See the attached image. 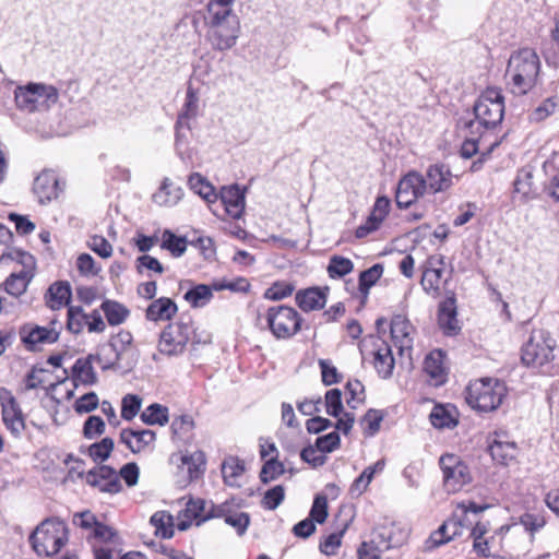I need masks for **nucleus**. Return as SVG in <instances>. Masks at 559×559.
I'll use <instances>...</instances> for the list:
<instances>
[{"mask_svg":"<svg viewBox=\"0 0 559 559\" xmlns=\"http://www.w3.org/2000/svg\"><path fill=\"white\" fill-rule=\"evenodd\" d=\"M539 72V56L535 49L524 47L510 55L506 79L513 94L525 95L536 85Z\"/></svg>","mask_w":559,"mask_h":559,"instance_id":"nucleus-1","label":"nucleus"},{"mask_svg":"<svg viewBox=\"0 0 559 559\" xmlns=\"http://www.w3.org/2000/svg\"><path fill=\"white\" fill-rule=\"evenodd\" d=\"M28 540L38 556L52 557L68 543V526L58 518L45 519L29 535Z\"/></svg>","mask_w":559,"mask_h":559,"instance_id":"nucleus-2","label":"nucleus"},{"mask_svg":"<svg viewBox=\"0 0 559 559\" xmlns=\"http://www.w3.org/2000/svg\"><path fill=\"white\" fill-rule=\"evenodd\" d=\"M507 394L506 385L498 379L483 378L466 388L467 404L479 413L496 411Z\"/></svg>","mask_w":559,"mask_h":559,"instance_id":"nucleus-3","label":"nucleus"},{"mask_svg":"<svg viewBox=\"0 0 559 559\" xmlns=\"http://www.w3.org/2000/svg\"><path fill=\"white\" fill-rule=\"evenodd\" d=\"M207 26L206 39L214 50L225 51L236 45L240 32L237 14L207 13L204 17Z\"/></svg>","mask_w":559,"mask_h":559,"instance_id":"nucleus-4","label":"nucleus"},{"mask_svg":"<svg viewBox=\"0 0 559 559\" xmlns=\"http://www.w3.org/2000/svg\"><path fill=\"white\" fill-rule=\"evenodd\" d=\"M475 120H469L465 127L473 129L477 126L486 130L496 128L503 119L504 98L500 88L487 87L473 106Z\"/></svg>","mask_w":559,"mask_h":559,"instance_id":"nucleus-5","label":"nucleus"},{"mask_svg":"<svg viewBox=\"0 0 559 559\" xmlns=\"http://www.w3.org/2000/svg\"><path fill=\"white\" fill-rule=\"evenodd\" d=\"M58 99V88L46 83L29 82L14 90L16 107L26 112L48 111Z\"/></svg>","mask_w":559,"mask_h":559,"instance_id":"nucleus-6","label":"nucleus"},{"mask_svg":"<svg viewBox=\"0 0 559 559\" xmlns=\"http://www.w3.org/2000/svg\"><path fill=\"white\" fill-rule=\"evenodd\" d=\"M2 262H15L20 267L13 270L2 288L10 295L19 297L25 293L29 282L34 277L36 266L35 258L27 251L22 249H11L7 253H2Z\"/></svg>","mask_w":559,"mask_h":559,"instance_id":"nucleus-7","label":"nucleus"},{"mask_svg":"<svg viewBox=\"0 0 559 559\" xmlns=\"http://www.w3.org/2000/svg\"><path fill=\"white\" fill-rule=\"evenodd\" d=\"M199 96L197 91L189 85L186 92V99L175 124V148L178 156L183 160L191 159L189 148V134L191 133V122L198 116Z\"/></svg>","mask_w":559,"mask_h":559,"instance_id":"nucleus-8","label":"nucleus"},{"mask_svg":"<svg viewBox=\"0 0 559 559\" xmlns=\"http://www.w3.org/2000/svg\"><path fill=\"white\" fill-rule=\"evenodd\" d=\"M194 335L191 317H180L176 322L169 323L160 333L158 349L167 356L181 355L189 341Z\"/></svg>","mask_w":559,"mask_h":559,"instance_id":"nucleus-9","label":"nucleus"},{"mask_svg":"<svg viewBox=\"0 0 559 559\" xmlns=\"http://www.w3.org/2000/svg\"><path fill=\"white\" fill-rule=\"evenodd\" d=\"M556 345V340L548 331L534 330L522 347L521 359L528 367H543L555 358Z\"/></svg>","mask_w":559,"mask_h":559,"instance_id":"nucleus-10","label":"nucleus"},{"mask_svg":"<svg viewBox=\"0 0 559 559\" xmlns=\"http://www.w3.org/2000/svg\"><path fill=\"white\" fill-rule=\"evenodd\" d=\"M266 322L277 340H288L301 330L302 318L296 309L281 305L267 309Z\"/></svg>","mask_w":559,"mask_h":559,"instance_id":"nucleus-11","label":"nucleus"},{"mask_svg":"<svg viewBox=\"0 0 559 559\" xmlns=\"http://www.w3.org/2000/svg\"><path fill=\"white\" fill-rule=\"evenodd\" d=\"M443 486L448 492H456L473 480L469 466L455 454H443L439 459Z\"/></svg>","mask_w":559,"mask_h":559,"instance_id":"nucleus-12","label":"nucleus"},{"mask_svg":"<svg viewBox=\"0 0 559 559\" xmlns=\"http://www.w3.org/2000/svg\"><path fill=\"white\" fill-rule=\"evenodd\" d=\"M427 192L423 174L412 170L404 175L396 187L395 202L399 209H408Z\"/></svg>","mask_w":559,"mask_h":559,"instance_id":"nucleus-13","label":"nucleus"},{"mask_svg":"<svg viewBox=\"0 0 559 559\" xmlns=\"http://www.w3.org/2000/svg\"><path fill=\"white\" fill-rule=\"evenodd\" d=\"M57 319H52L49 326L26 324L21 331V340L28 350L36 352L43 344H53L59 340L60 329H57Z\"/></svg>","mask_w":559,"mask_h":559,"instance_id":"nucleus-14","label":"nucleus"},{"mask_svg":"<svg viewBox=\"0 0 559 559\" xmlns=\"http://www.w3.org/2000/svg\"><path fill=\"white\" fill-rule=\"evenodd\" d=\"M239 503L235 500H227L219 504H212V513L210 516L224 519L225 523L233 526L238 535H243L250 524V515L247 512H241L238 509Z\"/></svg>","mask_w":559,"mask_h":559,"instance_id":"nucleus-15","label":"nucleus"},{"mask_svg":"<svg viewBox=\"0 0 559 559\" xmlns=\"http://www.w3.org/2000/svg\"><path fill=\"white\" fill-rule=\"evenodd\" d=\"M390 332L392 341L403 356L407 353L411 356L414 343L415 328L411 321L403 314H395L391 319Z\"/></svg>","mask_w":559,"mask_h":559,"instance_id":"nucleus-16","label":"nucleus"},{"mask_svg":"<svg viewBox=\"0 0 559 559\" xmlns=\"http://www.w3.org/2000/svg\"><path fill=\"white\" fill-rule=\"evenodd\" d=\"M85 480L90 486L111 495L118 493L122 489L117 472L108 465H100L88 471Z\"/></svg>","mask_w":559,"mask_h":559,"instance_id":"nucleus-17","label":"nucleus"},{"mask_svg":"<svg viewBox=\"0 0 559 559\" xmlns=\"http://www.w3.org/2000/svg\"><path fill=\"white\" fill-rule=\"evenodd\" d=\"M424 177L426 190L428 193L437 194L440 192H445L454 185V176L450 167L443 163L429 165Z\"/></svg>","mask_w":559,"mask_h":559,"instance_id":"nucleus-18","label":"nucleus"},{"mask_svg":"<svg viewBox=\"0 0 559 559\" xmlns=\"http://www.w3.org/2000/svg\"><path fill=\"white\" fill-rule=\"evenodd\" d=\"M62 191L58 176L52 170L41 171L34 180L33 192L40 204H46L57 199Z\"/></svg>","mask_w":559,"mask_h":559,"instance_id":"nucleus-19","label":"nucleus"},{"mask_svg":"<svg viewBox=\"0 0 559 559\" xmlns=\"http://www.w3.org/2000/svg\"><path fill=\"white\" fill-rule=\"evenodd\" d=\"M3 400L7 403L2 402V423L14 437H19L25 429L23 413L10 392L2 388Z\"/></svg>","mask_w":559,"mask_h":559,"instance_id":"nucleus-20","label":"nucleus"},{"mask_svg":"<svg viewBox=\"0 0 559 559\" xmlns=\"http://www.w3.org/2000/svg\"><path fill=\"white\" fill-rule=\"evenodd\" d=\"M373 366L379 377L389 379L393 374L395 360L391 346L380 337L372 338Z\"/></svg>","mask_w":559,"mask_h":559,"instance_id":"nucleus-21","label":"nucleus"},{"mask_svg":"<svg viewBox=\"0 0 559 559\" xmlns=\"http://www.w3.org/2000/svg\"><path fill=\"white\" fill-rule=\"evenodd\" d=\"M93 358L98 362L104 371L106 370H122L123 372L130 371L136 364V359H128L123 365V357L120 356L116 350L108 344L98 346L97 353L93 354Z\"/></svg>","mask_w":559,"mask_h":559,"instance_id":"nucleus-22","label":"nucleus"},{"mask_svg":"<svg viewBox=\"0 0 559 559\" xmlns=\"http://www.w3.org/2000/svg\"><path fill=\"white\" fill-rule=\"evenodd\" d=\"M488 451L493 461L507 465L515 459L518 447L515 442L508 440V436L504 432H496L493 440L488 447Z\"/></svg>","mask_w":559,"mask_h":559,"instance_id":"nucleus-23","label":"nucleus"},{"mask_svg":"<svg viewBox=\"0 0 559 559\" xmlns=\"http://www.w3.org/2000/svg\"><path fill=\"white\" fill-rule=\"evenodd\" d=\"M221 202L229 216L240 218L245 211V189H241L238 185L223 187Z\"/></svg>","mask_w":559,"mask_h":559,"instance_id":"nucleus-24","label":"nucleus"},{"mask_svg":"<svg viewBox=\"0 0 559 559\" xmlns=\"http://www.w3.org/2000/svg\"><path fill=\"white\" fill-rule=\"evenodd\" d=\"M429 263L433 266L425 270L421 277V286L428 294L437 296L440 293V285L443 277L444 257H432L429 259Z\"/></svg>","mask_w":559,"mask_h":559,"instance_id":"nucleus-25","label":"nucleus"},{"mask_svg":"<svg viewBox=\"0 0 559 559\" xmlns=\"http://www.w3.org/2000/svg\"><path fill=\"white\" fill-rule=\"evenodd\" d=\"M438 321L444 334L455 335L459 332L454 294L439 305Z\"/></svg>","mask_w":559,"mask_h":559,"instance_id":"nucleus-26","label":"nucleus"},{"mask_svg":"<svg viewBox=\"0 0 559 559\" xmlns=\"http://www.w3.org/2000/svg\"><path fill=\"white\" fill-rule=\"evenodd\" d=\"M155 432L150 429L134 430L122 429L120 441L127 445L132 453H139L150 443L154 442Z\"/></svg>","mask_w":559,"mask_h":559,"instance_id":"nucleus-27","label":"nucleus"},{"mask_svg":"<svg viewBox=\"0 0 559 559\" xmlns=\"http://www.w3.org/2000/svg\"><path fill=\"white\" fill-rule=\"evenodd\" d=\"M444 354L441 349L430 352L424 360V371L433 381L435 385H442L447 381V369L444 367Z\"/></svg>","mask_w":559,"mask_h":559,"instance_id":"nucleus-28","label":"nucleus"},{"mask_svg":"<svg viewBox=\"0 0 559 559\" xmlns=\"http://www.w3.org/2000/svg\"><path fill=\"white\" fill-rule=\"evenodd\" d=\"M513 198L521 201L534 199L537 195V189L533 183V170L530 166L523 167L518 171L513 182Z\"/></svg>","mask_w":559,"mask_h":559,"instance_id":"nucleus-29","label":"nucleus"},{"mask_svg":"<svg viewBox=\"0 0 559 559\" xmlns=\"http://www.w3.org/2000/svg\"><path fill=\"white\" fill-rule=\"evenodd\" d=\"M178 311V307L175 301L168 297H160L153 300L146 308L145 318L148 321H168Z\"/></svg>","mask_w":559,"mask_h":559,"instance_id":"nucleus-30","label":"nucleus"},{"mask_svg":"<svg viewBox=\"0 0 559 559\" xmlns=\"http://www.w3.org/2000/svg\"><path fill=\"white\" fill-rule=\"evenodd\" d=\"M296 304L306 312L324 308L326 304V294L319 287H310L299 290L296 296Z\"/></svg>","mask_w":559,"mask_h":559,"instance_id":"nucleus-31","label":"nucleus"},{"mask_svg":"<svg viewBox=\"0 0 559 559\" xmlns=\"http://www.w3.org/2000/svg\"><path fill=\"white\" fill-rule=\"evenodd\" d=\"M72 297L71 286L68 282H56L49 286L46 294V304L52 309H60L63 306H70Z\"/></svg>","mask_w":559,"mask_h":559,"instance_id":"nucleus-32","label":"nucleus"},{"mask_svg":"<svg viewBox=\"0 0 559 559\" xmlns=\"http://www.w3.org/2000/svg\"><path fill=\"white\" fill-rule=\"evenodd\" d=\"M182 195L181 187L175 186L169 178H164L159 189L153 194V201L162 206H173L181 200Z\"/></svg>","mask_w":559,"mask_h":559,"instance_id":"nucleus-33","label":"nucleus"},{"mask_svg":"<svg viewBox=\"0 0 559 559\" xmlns=\"http://www.w3.org/2000/svg\"><path fill=\"white\" fill-rule=\"evenodd\" d=\"M382 274L383 265L381 263H376L369 269L360 272L358 278V293L361 306H365L367 302L370 288L380 280Z\"/></svg>","mask_w":559,"mask_h":559,"instance_id":"nucleus-34","label":"nucleus"},{"mask_svg":"<svg viewBox=\"0 0 559 559\" xmlns=\"http://www.w3.org/2000/svg\"><path fill=\"white\" fill-rule=\"evenodd\" d=\"M461 523L454 519H450L430 535L427 540V544H429L428 547L431 548L443 545L452 540L455 536L461 535Z\"/></svg>","mask_w":559,"mask_h":559,"instance_id":"nucleus-35","label":"nucleus"},{"mask_svg":"<svg viewBox=\"0 0 559 559\" xmlns=\"http://www.w3.org/2000/svg\"><path fill=\"white\" fill-rule=\"evenodd\" d=\"M182 467L187 468L190 481L201 478L206 467V456L201 450L181 456Z\"/></svg>","mask_w":559,"mask_h":559,"instance_id":"nucleus-36","label":"nucleus"},{"mask_svg":"<svg viewBox=\"0 0 559 559\" xmlns=\"http://www.w3.org/2000/svg\"><path fill=\"white\" fill-rule=\"evenodd\" d=\"M100 310L111 326L122 324L130 314V310L124 305L111 299H105L100 305Z\"/></svg>","mask_w":559,"mask_h":559,"instance_id":"nucleus-37","label":"nucleus"},{"mask_svg":"<svg viewBox=\"0 0 559 559\" xmlns=\"http://www.w3.org/2000/svg\"><path fill=\"white\" fill-rule=\"evenodd\" d=\"M94 361L93 354L87 355L85 358H79L72 367L73 377L85 385L95 384L97 376L93 368Z\"/></svg>","mask_w":559,"mask_h":559,"instance_id":"nucleus-38","label":"nucleus"},{"mask_svg":"<svg viewBox=\"0 0 559 559\" xmlns=\"http://www.w3.org/2000/svg\"><path fill=\"white\" fill-rule=\"evenodd\" d=\"M371 539L384 551L402 544V540L395 536L394 525H381L376 527L371 533Z\"/></svg>","mask_w":559,"mask_h":559,"instance_id":"nucleus-39","label":"nucleus"},{"mask_svg":"<svg viewBox=\"0 0 559 559\" xmlns=\"http://www.w3.org/2000/svg\"><path fill=\"white\" fill-rule=\"evenodd\" d=\"M212 504L210 503V508L206 509L207 502L201 498H190L186 503L185 508V516L190 520H197V524H201L210 519H214L215 516H210L212 513Z\"/></svg>","mask_w":559,"mask_h":559,"instance_id":"nucleus-40","label":"nucleus"},{"mask_svg":"<svg viewBox=\"0 0 559 559\" xmlns=\"http://www.w3.org/2000/svg\"><path fill=\"white\" fill-rule=\"evenodd\" d=\"M183 298L193 308H202L206 306L213 298V289L205 284H198L188 289Z\"/></svg>","mask_w":559,"mask_h":559,"instance_id":"nucleus-41","label":"nucleus"},{"mask_svg":"<svg viewBox=\"0 0 559 559\" xmlns=\"http://www.w3.org/2000/svg\"><path fill=\"white\" fill-rule=\"evenodd\" d=\"M188 186L207 202H214L217 199L214 187L199 173H193L189 176Z\"/></svg>","mask_w":559,"mask_h":559,"instance_id":"nucleus-42","label":"nucleus"},{"mask_svg":"<svg viewBox=\"0 0 559 559\" xmlns=\"http://www.w3.org/2000/svg\"><path fill=\"white\" fill-rule=\"evenodd\" d=\"M87 313L81 306H68L66 328L70 333H82L84 328H87Z\"/></svg>","mask_w":559,"mask_h":559,"instance_id":"nucleus-43","label":"nucleus"},{"mask_svg":"<svg viewBox=\"0 0 559 559\" xmlns=\"http://www.w3.org/2000/svg\"><path fill=\"white\" fill-rule=\"evenodd\" d=\"M140 418L146 425L164 426L169 420L168 408L162 404L153 403L141 413Z\"/></svg>","mask_w":559,"mask_h":559,"instance_id":"nucleus-44","label":"nucleus"},{"mask_svg":"<svg viewBox=\"0 0 559 559\" xmlns=\"http://www.w3.org/2000/svg\"><path fill=\"white\" fill-rule=\"evenodd\" d=\"M132 334L128 331H120L114 335L107 343L112 350L120 354L121 357L130 356L129 359L134 358V349L132 347Z\"/></svg>","mask_w":559,"mask_h":559,"instance_id":"nucleus-45","label":"nucleus"},{"mask_svg":"<svg viewBox=\"0 0 559 559\" xmlns=\"http://www.w3.org/2000/svg\"><path fill=\"white\" fill-rule=\"evenodd\" d=\"M155 527V534L162 538H171L174 536L173 516L165 511L155 512L150 520Z\"/></svg>","mask_w":559,"mask_h":559,"instance_id":"nucleus-46","label":"nucleus"},{"mask_svg":"<svg viewBox=\"0 0 559 559\" xmlns=\"http://www.w3.org/2000/svg\"><path fill=\"white\" fill-rule=\"evenodd\" d=\"M354 270V263L350 259L343 255H332L326 267L330 278H342Z\"/></svg>","mask_w":559,"mask_h":559,"instance_id":"nucleus-47","label":"nucleus"},{"mask_svg":"<svg viewBox=\"0 0 559 559\" xmlns=\"http://www.w3.org/2000/svg\"><path fill=\"white\" fill-rule=\"evenodd\" d=\"M187 245L185 237H179L169 229L164 230L160 247L168 250L174 258L181 257L187 250Z\"/></svg>","mask_w":559,"mask_h":559,"instance_id":"nucleus-48","label":"nucleus"},{"mask_svg":"<svg viewBox=\"0 0 559 559\" xmlns=\"http://www.w3.org/2000/svg\"><path fill=\"white\" fill-rule=\"evenodd\" d=\"M384 415L381 411L370 408L367 411V413L364 415V417L360 420V425L364 430V435L366 437H373L376 436L381 427V423L383 421Z\"/></svg>","mask_w":559,"mask_h":559,"instance_id":"nucleus-49","label":"nucleus"},{"mask_svg":"<svg viewBox=\"0 0 559 559\" xmlns=\"http://www.w3.org/2000/svg\"><path fill=\"white\" fill-rule=\"evenodd\" d=\"M519 523L534 537L546 525V518L542 512H525L519 518Z\"/></svg>","mask_w":559,"mask_h":559,"instance_id":"nucleus-50","label":"nucleus"},{"mask_svg":"<svg viewBox=\"0 0 559 559\" xmlns=\"http://www.w3.org/2000/svg\"><path fill=\"white\" fill-rule=\"evenodd\" d=\"M431 425L436 428H453L457 420L453 417L451 411L445 406L437 405L430 413Z\"/></svg>","mask_w":559,"mask_h":559,"instance_id":"nucleus-51","label":"nucleus"},{"mask_svg":"<svg viewBox=\"0 0 559 559\" xmlns=\"http://www.w3.org/2000/svg\"><path fill=\"white\" fill-rule=\"evenodd\" d=\"M194 426V420L190 415H180L173 419L170 429L176 438L187 440L190 438Z\"/></svg>","mask_w":559,"mask_h":559,"instance_id":"nucleus-52","label":"nucleus"},{"mask_svg":"<svg viewBox=\"0 0 559 559\" xmlns=\"http://www.w3.org/2000/svg\"><path fill=\"white\" fill-rule=\"evenodd\" d=\"M285 468L284 464L277 460V455L266 460L260 472V480L263 484H269L270 481L276 479L278 476L284 474Z\"/></svg>","mask_w":559,"mask_h":559,"instance_id":"nucleus-53","label":"nucleus"},{"mask_svg":"<svg viewBox=\"0 0 559 559\" xmlns=\"http://www.w3.org/2000/svg\"><path fill=\"white\" fill-rule=\"evenodd\" d=\"M245 472V466L241 461L235 457H229L222 464V475L224 481L231 486L238 477Z\"/></svg>","mask_w":559,"mask_h":559,"instance_id":"nucleus-54","label":"nucleus"},{"mask_svg":"<svg viewBox=\"0 0 559 559\" xmlns=\"http://www.w3.org/2000/svg\"><path fill=\"white\" fill-rule=\"evenodd\" d=\"M285 499V488L276 485L267 489L261 500V507L265 510H275Z\"/></svg>","mask_w":559,"mask_h":559,"instance_id":"nucleus-55","label":"nucleus"},{"mask_svg":"<svg viewBox=\"0 0 559 559\" xmlns=\"http://www.w3.org/2000/svg\"><path fill=\"white\" fill-rule=\"evenodd\" d=\"M114 440L109 437L102 439L99 442L93 443L88 448V455L95 461L104 462L112 452Z\"/></svg>","mask_w":559,"mask_h":559,"instance_id":"nucleus-56","label":"nucleus"},{"mask_svg":"<svg viewBox=\"0 0 559 559\" xmlns=\"http://www.w3.org/2000/svg\"><path fill=\"white\" fill-rule=\"evenodd\" d=\"M142 400L136 394H127L121 401V417L132 420L141 408Z\"/></svg>","mask_w":559,"mask_h":559,"instance_id":"nucleus-57","label":"nucleus"},{"mask_svg":"<svg viewBox=\"0 0 559 559\" xmlns=\"http://www.w3.org/2000/svg\"><path fill=\"white\" fill-rule=\"evenodd\" d=\"M325 409L328 415L338 417L343 413L342 393L338 389H331L325 393Z\"/></svg>","mask_w":559,"mask_h":559,"instance_id":"nucleus-58","label":"nucleus"},{"mask_svg":"<svg viewBox=\"0 0 559 559\" xmlns=\"http://www.w3.org/2000/svg\"><path fill=\"white\" fill-rule=\"evenodd\" d=\"M341 444V438L337 431L329 432L316 439V448L321 453H330L336 450Z\"/></svg>","mask_w":559,"mask_h":559,"instance_id":"nucleus-59","label":"nucleus"},{"mask_svg":"<svg viewBox=\"0 0 559 559\" xmlns=\"http://www.w3.org/2000/svg\"><path fill=\"white\" fill-rule=\"evenodd\" d=\"M557 97H549L543 100L531 114L530 119L532 121H542L555 112L557 108Z\"/></svg>","mask_w":559,"mask_h":559,"instance_id":"nucleus-60","label":"nucleus"},{"mask_svg":"<svg viewBox=\"0 0 559 559\" xmlns=\"http://www.w3.org/2000/svg\"><path fill=\"white\" fill-rule=\"evenodd\" d=\"M328 518V500L323 495H317L310 509V520L322 524Z\"/></svg>","mask_w":559,"mask_h":559,"instance_id":"nucleus-61","label":"nucleus"},{"mask_svg":"<svg viewBox=\"0 0 559 559\" xmlns=\"http://www.w3.org/2000/svg\"><path fill=\"white\" fill-rule=\"evenodd\" d=\"M98 404L99 400L97 394L95 392H88L74 402L73 408L78 414H85L96 409Z\"/></svg>","mask_w":559,"mask_h":559,"instance_id":"nucleus-62","label":"nucleus"},{"mask_svg":"<svg viewBox=\"0 0 559 559\" xmlns=\"http://www.w3.org/2000/svg\"><path fill=\"white\" fill-rule=\"evenodd\" d=\"M105 431V423L99 416H90L83 426V435L86 439H94L103 435Z\"/></svg>","mask_w":559,"mask_h":559,"instance_id":"nucleus-63","label":"nucleus"},{"mask_svg":"<svg viewBox=\"0 0 559 559\" xmlns=\"http://www.w3.org/2000/svg\"><path fill=\"white\" fill-rule=\"evenodd\" d=\"M318 451L316 445L309 444L300 451V459L313 468L320 467L326 462V456Z\"/></svg>","mask_w":559,"mask_h":559,"instance_id":"nucleus-64","label":"nucleus"}]
</instances>
